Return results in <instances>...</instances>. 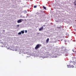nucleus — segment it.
I'll return each instance as SVG.
<instances>
[{
    "instance_id": "393cba45",
    "label": "nucleus",
    "mask_w": 76,
    "mask_h": 76,
    "mask_svg": "<svg viewBox=\"0 0 76 76\" xmlns=\"http://www.w3.org/2000/svg\"><path fill=\"white\" fill-rule=\"evenodd\" d=\"M37 34H39V33H37Z\"/></svg>"
},
{
    "instance_id": "4be33fe9",
    "label": "nucleus",
    "mask_w": 76,
    "mask_h": 76,
    "mask_svg": "<svg viewBox=\"0 0 76 76\" xmlns=\"http://www.w3.org/2000/svg\"><path fill=\"white\" fill-rule=\"evenodd\" d=\"M28 32V31H27L26 30L25 31V34H26Z\"/></svg>"
},
{
    "instance_id": "cd10ccee",
    "label": "nucleus",
    "mask_w": 76,
    "mask_h": 76,
    "mask_svg": "<svg viewBox=\"0 0 76 76\" xmlns=\"http://www.w3.org/2000/svg\"><path fill=\"white\" fill-rule=\"evenodd\" d=\"M63 41V39H61V41Z\"/></svg>"
},
{
    "instance_id": "dca6fc26",
    "label": "nucleus",
    "mask_w": 76,
    "mask_h": 76,
    "mask_svg": "<svg viewBox=\"0 0 76 76\" xmlns=\"http://www.w3.org/2000/svg\"><path fill=\"white\" fill-rule=\"evenodd\" d=\"M43 9H45V10H47L46 8V7H45L44 6H43Z\"/></svg>"
},
{
    "instance_id": "9d476101",
    "label": "nucleus",
    "mask_w": 76,
    "mask_h": 76,
    "mask_svg": "<svg viewBox=\"0 0 76 76\" xmlns=\"http://www.w3.org/2000/svg\"><path fill=\"white\" fill-rule=\"evenodd\" d=\"M44 13V11H42V10H40V14H43Z\"/></svg>"
},
{
    "instance_id": "ddd939ff",
    "label": "nucleus",
    "mask_w": 76,
    "mask_h": 76,
    "mask_svg": "<svg viewBox=\"0 0 76 76\" xmlns=\"http://www.w3.org/2000/svg\"><path fill=\"white\" fill-rule=\"evenodd\" d=\"M23 12L24 14H26V13H27V11H26V10H25L23 11Z\"/></svg>"
},
{
    "instance_id": "473e14b6",
    "label": "nucleus",
    "mask_w": 76,
    "mask_h": 76,
    "mask_svg": "<svg viewBox=\"0 0 76 76\" xmlns=\"http://www.w3.org/2000/svg\"><path fill=\"white\" fill-rule=\"evenodd\" d=\"M23 18H25V17L23 16Z\"/></svg>"
},
{
    "instance_id": "f257e3e1",
    "label": "nucleus",
    "mask_w": 76,
    "mask_h": 76,
    "mask_svg": "<svg viewBox=\"0 0 76 76\" xmlns=\"http://www.w3.org/2000/svg\"><path fill=\"white\" fill-rule=\"evenodd\" d=\"M61 53H63V54H64V56H68L69 55V53L68 52H66L67 49H66V47H65L62 46L61 47Z\"/></svg>"
},
{
    "instance_id": "6e6552de",
    "label": "nucleus",
    "mask_w": 76,
    "mask_h": 76,
    "mask_svg": "<svg viewBox=\"0 0 76 76\" xmlns=\"http://www.w3.org/2000/svg\"><path fill=\"white\" fill-rule=\"evenodd\" d=\"M43 29H44L43 28V26H42L39 29V31H43Z\"/></svg>"
},
{
    "instance_id": "a211bd4d",
    "label": "nucleus",
    "mask_w": 76,
    "mask_h": 76,
    "mask_svg": "<svg viewBox=\"0 0 76 76\" xmlns=\"http://www.w3.org/2000/svg\"><path fill=\"white\" fill-rule=\"evenodd\" d=\"M73 4H74L75 6L76 5V0L74 2H73Z\"/></svg>"
},
{
    "instance_id": "f3484780",
    "label": "nucleus",
    "mask_w": 76,
    "mask_h": 76,
    "mask_svg": "<svg viewBox=\"0 0 76 76\" xmlns=\"http://www.w3.org/2000/svg\"><path fill=\"white\" fill-rule=\"evenodd\" d=\"M75 56L76 57V58H75V57H72V58L73 59V60L75 59V58H76V55H75Z\"/></svg>"
},
{
    "instance_id": "f704fd0d",
    "label": "nucleus",
    "mask_w": 76,
    "mask_h": 76,
    "mask_svg": "<svg viewBox=\"0 0 76 76\" xmlns=\"http://www.w3.org/2000/svg\"><path fill=\"white\" fill-rule=\"evenodd\" d=\"M9 49V48H8V49Z\"/></svg>"
},
{
    "instance_id": "412c9836",
    "label": "nucleus",
    "mask_w": 76,
    "mask_h": 76,
    "mask_svg": "<svg viewBox=\"0 0 76 76\" xmlns=\"http://www.w3.org/2000/svg\"><path fill=\"white\" fill-rule=\"evenodd\" d=\"M37 5L36 6V5H35L34 6V8H37Z\"/></svg>"
},
{
    "instance_id": "c756f323",
    "label": "nucleus",
    "mask_w": 76,
    "mask_h": 76,
    "mask_svg": "<svg viewBox=\"0 0 76 76\" xmlns=\"http://www.w3.org/2000/svg\"><path fill=\"white\" fill-rule=\"evenodd\" d=\"M72 51H73V52H74V50H73V49L72 50Z\"/></svg>"
},
{
    "instance_id": "72a5a7b5",
    "label": "nucleus",
    "mask_w": 76,
    "mask_h": 76,
    "mask_svg": "<svg viewBox=\"0 0 76 76\" xmlns=\"http://www.w3.org/2000/svg\"><path fill=\"white\" fill-rule=\"evenodd\" d=\"M71 62H72V61H71Z\"/></svg>"
},
{
    "instance_id": "a878e982",
    "label": "nucleus",
    "mask_w": 76,
    "mask_h": 76,
    "mask_svg": "<svg viewBox=\"0 0 76 76\" xmlns=\"http://www.w3.org/2000/svg\"><path fill=\"white\" fill-rule=\"evenodd\" d=\"M43 26H44V27H45V25H43Z\"/></svg>"
},
{
    "instance_id": "0eeeda50",
    "label": "nucleus",
    "mask_w": 76,
    "mask_h": 76,
    "mask_svg": "<svg viewBox=\"0 0 76 76\" xmlns=\"http://www.w3.org/2000/svg\"><path fill=\"white\" fill-rule=\"evenodd\" d=\"M45 56L46 57V58H47L48 57H49L50 58V54L49 55L48 53H45Z\"/></svg>"
},
{
    "instance_id": "c85d7f7f",
    "label": "nucleus",
    "mask_w": 76,
    "mask_h": 76,
    "mask_svg": "<svg viewBox=\"0 0 76 76\" xmlns=\"http://www.w3.org/2000/svg\"><path fill=\"white\" fill-rule=\"evenodd\" d=\"M5 30H3V31H4V32H5Z\"/></svg>"
},
{
    "instance_id": "7ed1b4c3",
    "label": "nucleus",
    "mask_w": 76,
    "mask_h": 76,
    "mask_svg": "<svg viewBox=\"0 0 76 76\" xmlns=\"http://www.w3.org/2000/svg\"><path fill=\"white\" fill-rule=\"evenodd\" d=\"M40 47H41V45H40L39 44H37L35 47V50H37V49H38L39 48H40Z\"/></svg>"
},
{
    "instance_id": "5701e85b",
    "label": "nucleus",
    "mask_w": 76,
    "mask_h": 76,
    "mask_svg": "<svg viewBox=\"0 0 76 76\" xmlns=\"http://www.w3.org/2000/svg\"><path fill=\"white\" fill-rule=\"evenodd\" d=\"M17 27H19V25H17Z\"/></svg>"
},
{
    "instance_id": "6ab92c4d",
    "label": "nucleus",
    "mask_w": 76,
    "mask_h": 76,
    "mask_svg": "<svg viewBox=\"0 0 76 76\" xmlns=\"http://www.w3.org/2000/svg\"><path fill=\"white\" fill-rule=\"evenodd\" d=\"M22 34V33L21 31L18 33V35H21Z\"/></svg>"
},
{
    "instance_id": "7c9ffc66",
    "label": "nucleus",
    "mask_w": 76,
    "mask_h": 76,
    "mask_svg": "<svg viewBox=\"0 0 76 76\" xmlns=\"http://www.w3.org/2000/svg\"><path fill=\"white\" fill-rule=\"evenodd\" d=\"M44 17H42V18H43Z\"/></svg>"
},
{
    "instance_id": "39448f33",
    "label": "nucleus",
    "mask_w": 76,
    "mask_h": 76,
    "mask_svg": "<svg viewBox=\"0 0 76 76\" xmlns=\"http://www.w3.org/2000/svg\"><path fill=\"white\" fill-rule=\"evenodd\" d=\"M41 54L42 55V51L39 52V51H38L37 52V56L38 57H40Z\"/></svg>"
},
{
    "instance_id": "2eb2a0df",
    "label": "nucleus",
    "mask_w": 76,
    "mask_h": 76,
    "mask_svg": "<svg viewBox=\"0 0 76 76\" xmlns=\"http://www.w3.org/2000/svg\"><path fill=\"white\" fill-rule=\"evenodd\" d=\"M21 34H24V33H25L24 30L21 31Z\"/></svg>"
},
{
    "instance_id": "f8f14e48",
    "label": "nucleus",
    "mask_w": 76,
    "mask_h": 76,
    "mask_svg": "<svg viewBox=\"0 0 76 76\" xmlns=\"http://www.w3.org/2000/svg\"><path fill=\"white\" fill-rule=\"evenodd\" d=\"M68 68H71V65H68L67 66Z\"/></svg>"
},
{
    "instance_id": "c9c22d12",
    "label": "nucleus",
    "mask_w": 76,
    "mask_h": 76,
    "mask_svg": "<svg viewBox=\"0 0 76 76\" xmlns=\"http://www.w3.org/2000/svg\"><path fill=\"white\" fill-rule=\"evenodd\" d=\"M9 49V48H8V49Z\"/></svg>"
},
{
    "instance_id": "1a4fd4ad",
    "label": "nucleus",
    "mask_w": 76,
    "mask_h": 76,
    "mask_svg": "<svg viewBox=\"0 0 76 76\" xmlns=\"http://www.w3.org/2000/svg\"><path fill=\"white\" fill-rule=\"evenodd\" d=\"M56 22H60V19L59 18H57L56 20Z\"/></svg>"
},
{
    "instance_id": "2f4dec72",
    "label": "nucleus",
    "mask_w": 76,
    "mask_h": 76,
    "mask_svg": "<svg viewBox=\"0 0 76 76\" xmlns=\"http://www.w3.org/2000/svg\"><path fill=\"white\" fill-rule=\"evenodd\" d=\"M19 53H20V54H21V53L20 52H19Z\"/></svg>"
},
{
    "instance_id": "4468645a",
    "label": "nucleus",
    "mask_w": 76,
    "mask_h": 76,
    "mask_svg": "<svg viewBox=\"0 0 76 76\" xmlns=\"http://www.w3.org/2000/svg\"><path fill=\"white\" fill-rule=\"evenodd\" d=\"M49 38H48L46 41V43H48V41H49Z\"/></svg>"
},
{
    "instance_id": "aec40b11",
    "label": "nucleus",
    "mask_w": 76,
    "mask_h": 76,
    "mask_svg": "<svg viewBox=\"0 0 76 76\" xmlns=\"http://www.w3.org/2000/svg\"><path fill=\"white\" fill-rule=\"evenodd\" d=\"M74 66L73 65H71V68H73Z\"/></svg>"
},
{
    "instance_id": "b1692460",
    "label": "nucleus",
    "mask_w": 76,
    "mask_h": 76,
    "mask_svg": "<svg viewBox=\"0 0 76 76\" xmlns=\"http://www.w3.org/2000/svg\"><path fill=\"white\" fill-rule=\"evenodd\" d=\"M64 42H67V41H66V40H64Z\"/></svg>"
},
{
    "instance_id": "423d86ee",
    "label": "nucleus",
    "mask_w": 76,
    "mask_h": 76,
    "mask_svg": "<svg viewBox=\"0 0 76 76\" xmlns=\"http://www.w3.org/2000/svg\"><path fill=\"white\" fill-rule=\"evenodd\" d=\"M23 21V20L22 19H20L17 20V23H19L22 22Z\"/></svg>"
},
{
    "instance_id": "f03ea898",
    "label": "nucleus",
    "mask_w": 76,
    "mask_h": 76,
    "mask_svg": "<svg viewBox=\"0 0 76 76\" xmlns=\"http://www.w3.org/2000/svg\"><path fill=\"white\" fill-rule=\"evenodd\" d=\"M57 55H58V52L57 50L53 51L52 54H50V57H57Z\"/></svg>"
},
{
    "instance_id": "bb28decb",
    "label": "nucleus",
    "mask_w": 76,
    "mask_h": 76,
    "mask_svg": "<svg viewBox=\"0 0 76 76\" xmlns=\"http://www.w3.org/2000/svg\"><path fill=\"white\" fill-rule=\"evenodd\" d=\"M17 50H17V49H16V50H15V51H17Z\"/></svg>"
},
{
    "instance_id": "9b49d317",
    "label": "nucleus",
    "mask_w": 76,
    "mask_h": 76,
    "mask_svg": "<svg viewBox=\"0 0 76 76\" xmlns=\"http://www.w3.org/2000/svg\"><path fill=\"white\" fill-rule=\"evenodd\" d=\"M62 28V26H60L59 27H57V29H60L61 28Z\"/></svg>"
},
{
    "instance_id": "20e7f679",
    "label": "nucleus",
    "mask_w": 76,
    "mask_h": 76,
    "mask_svg": "<svg viewBox=\"0 0 76 76\" xmlns=\"http://www.w3.org/2000/svg\"><path fill=\"white\" fill-rule=\"evenodd\" d=\"M45 52H44L43 54H41V55L40 56L41 57H42V58H46L47 57L45 56Z\"/></svg>"
}]
</instances>
